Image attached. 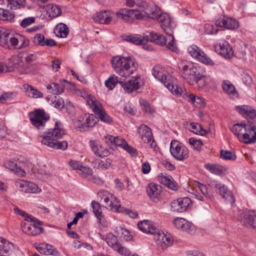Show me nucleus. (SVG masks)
<instances>
[{
	"label": "nucleus",
	"instance_id": "nucleus-36",
	"mask_svg": "<svg viewBox=\"0 0 256 256\" xmlns=\"http://www.w3.org/2000/svg\"><path fill=\"white\" fill-rule=\"evenodd\" d=\"M100 238L105 240L108 244L114 250L117 248L118 244H120L118 242L117 238L112 233L108 234L106 236L100 234Z\"/></svg>",
	"mask_w": 256,
	"mask_h": 256
},
{
	"label": "nucleus",
	"instance_id": "nucleus-15",
	"mask_svg": "<svg viewBox=\"0 0 256 256\" xmlns=\"http://www.w3.org/2000/svg\"><path fill=\"white\" fill-rule=\"evenodd\" d=\"M240 140L245 144L254 143L256 142V127L248 124Z\"/></svg>",
	"mask_w": 256,
	"mask_h": 256
},
{
	"label": "nucleus",
	"instance_id": "nucleus-30",
	"mask_svg": "<svg viewBox=\"0 0 256 256\" xmlns=\"http://www.w3.org/2000/svg\"><path fill=\"white\" fill-rule=\"evenodd\" d=\"M68 82L65 80H60V84L52 82L46 85V88L48 91L53 94H60L64 92V86L63 84V82Z\"/></svg>",
	"mask_w": 256,
	"mask_h": 256
},
{
	"label": "nucleus",
	"instance_id": "nucleus-63",
	"mask_svg": "<svg viewBox=\"0 0 256 256\" xmlns=\"http://www.w3.org/2000/svg\"><path fill=\"white\" fill-rule=\"evenodd\" d=\"M35 22L34 17H28L24 18L20 22V25L23 28H26Z\"/></svg>",
	"mask_w": 256,
	"mask_h": 256
},
{
	"label": "nucleus",
	"instance_id": "nucleus-54",
	"mask_svg": "<svg viewBox=\"0 0 256 256\" xmlns=\"http://www.w3.org/2000/svg\"><path fill=\"white\" fill-rule=\"evenodd\" d=\"M14 210L16 214L25 217L24 222L30 220V222H36L38 221V223H40V222L36 218L32 216L31 215L27 214L25 212L20 210L18 207L14 208Z\"/></svg>",
	"mask_w": 256,
	"mask_h": 256
},
{
	"label": "nucleus",
	"instance_id": "nucleus-13",
	"mask_svg": "<svg viewBox=\"0 0 256 256\" xmlns=\"http://www.w3.org/2000/svg\"><path fill=\"white\" fill-rule=\"evenodd\" d=\"M191 204L192 201L188 198H179L171 202L170 209L172 212H182L186 210Z\"/></svg>",
	"mask_w": 256,
	"mask_h": 256
},
{
	"label": "nucleus",
	"instance_id": "nucleus-60",
	"mask_svg": "<svg viewBox=\"0 0 256 256\" xmlns=\"http://www.w3.org/2000/svg\"><path fill=\"white\" fill-rule=\"evenodd\" d=\"M218 26L216 24L215 26L210 24H206L204 27V32L208 34H216L218 30Z\"/></svg>",
	"mask_w": 256,
	"mask_h": 256
},
{
	"label": "nucleus",
	"instance_id": "nucleus-24",
	"mask_svg": "<svg viewBox=\"0 0 256 256\" xmlns=\"http://www.w3.org/2000/svg\"><path fill=\"white\" fill-rule=\"evenodd\" d=\"M12 34L4 28L0 27V46L10 50Z\"/></svg>",
	"mask_w": 256,
	"mask_h": 256
},
{
	"label": "nucleus",
	"instance_id": "nucleus-14",
	"mask_svg": "<svg viewBox=\"0 0 256 256\" xmlns=\"http://www.w3.org/2000/svg\"><path fill=\"white\" fill-rule=\"evenodd\" d=\"M114 12L109 10H102L97 12L92 16L94 21L102 24H115L116 20L112 18Z\"/></svg>",
	"mask_w": 256,
	"mask_h": 256
},
{
	"label": "nucleus",
	"instance_id": "nucleus-32",
	"mask_svg": "<svg viewBox=\"0 0 256 256\" xmlns=\"http://www.w3.org/2000/svg\"><path fill=\"white\" fill-rule=\"evenodd\" d=\"M236 110L247 118L256 119V110L248 106H238Z\"/></svg>",
	"mask_w": 256,
	"mask_h": 256
},
{
	"label": "nucleus",
	"instance_id": "nucleus-12",
	"mask_svg": "<svg viewBox=\"0 0 256 256\" xmlns=\"http://www.w3.org/2000/svg\"><path fill=\"white\" fill-rule=\"evenodd\" d=\"M120 84L126 93L131 94L138 90L143 84L142 80L139 76L132 78L126 82H120Z\"/></svg>",
	"mask_w": 256,
	"mask_h": 256
},
{
	"label": "nucleus",
	"instance_id": "nucleus-47",
	"mask_svg": "<svg viewBox=\"0 0 256 256\" xmlns=\"http://www.w3.org/2000/svg\"><path fill=\"white\" fill-rule=\"evenodd\" d=\"M132 11L124 8H120L118 11L114 13L118 18L122 19L126 21L130 18V14H132Z\"/></svg>",
	"mask_w": 256,
	"mask_h": 256
},
{
	"label": "nucleus",
	"instance_id": "nucleus-42",
	"mask_svg": "<svg viewBox=\"0 0 256 256\" xmlns=\"http://www.w3.org/2000/svg\"><path fill=\"white\" fill-rule=\"evenodd\" d=\"M45 8L46 12L50 17L55 18L61 14V8L57 5L48 4Z\"/></svg>",
	"mask_w": 256,
	"mask_h": 256
},
{
	"label": "nucleus",
	"instance_id": "nucleus-37",
	"mask_svg": "<svg viewBox=\"0 0 256 256\" xmlns=\"http://www.w3.org/2000/svg\"><path fill=\"white\" fill-rule=\"evenodd\" d=\"M144 8L146 9L144 14L146 15V18L158 20L160 16L162 14V13L160 12L159 8L156 6L149 8L147 4V6Z\"/></svg>",
	"mask_w": 256,
	"mask_h": 256
},
{
	"label": "nucleus",
	"instance_id": "nucleus-64",
	"mask_svg": "<svg viewBox=\"0 0 256 256\" xmlns=\"http://www.w3.org/2000/svg\"><path fill=\"white\" fill-rule=\"evenodd\" d=\"M215 86V82L211 77L206 76L205 78V88L204 90H208L210 88H212Z\"/></svg>",
	"mask_w": 256,
	"mask_h": 256
},
{
	"label": "nucleus",
	"instance_id": "nucleus-45",
	"mask_svg": "<svg viewBox=\"0 0 256 256\" xmlns=\"http://www.w3.org/2000/svg\"><path fill=\"white\" fill-rule=\"evenodd\" d=\"M81 96L86 100L88 104L92 110L94 108H96V106L100 102L94 96L88 94L86 91H83L81 92Z\"/></svg>",
	"mask_w": 256,
	"mask_h": 256
},
{
	"label": "nucleus",
	"instance_id": "nucleus-6",
	"mask_svg": "<svg viewBox=\"0 0 256 256\" xmlns=\"http://www.w3.org/2000/svg\"><path fill=\"white\" fill-rule=\"evenodd\" d=\"M32 124L38 130H43L46 126V124L50 119V116L43 110H35L28 114Z\"/></svg>",
	"mask_w": 256,
	"mask_h": 256
},
{
	"label": "nucleus",
	"instance_id": "nucleus-18",
	"mask_svg": "<svg viewBox=\"0 0 256 256\" xmlns=\"http://www.w3.org/2000/svg\"><path fill=\"white\" fill-rule=\"evenodd\" d=\"M215 48L219 54L225 58H231L234 54L232 46L226 41L220 42L219 44L216 45Z\"/></svg>",
	"mask_w": 256,
	"mask_h": 256
},
{
	"label": "nucleus",
	"instance_id": "nucleus-35",
	"mask_svg": "<svg viewBox=\"0 0 256 256\" xmlns=\"http://www.w3.org/2000/svg\"><path fill=\"white\" fill-rule=\"evenodd\" d=\"M196 185L198 190L200 191L204 196L198 194V192H196L193 194L196 198L201 201H204V198H210L211 196V194L208 192V188L206 185L199 182H197Z\"/></svg>",
	"mask_w": 256,
	"mask_h": 256
},
{
	"label": "nucleus",
	"instance_id": "nucleus-11",
	"mask_svg": "<svg viewBox=\"0 0 256 256\" xmlns=\"http://www.w3.org/2000/svg\"><path fill=\"white\" fill-rule=\"evenodd\" d=\"M238 220L242 225L256 230V212L240 210Z\"/></svg>",
	"mask_w": 256,
	"mask_h": 256
},
{
	"label": "nucleus",
	"instance_id": "nucleus-43",
	"mask_svg": "<svg viewBox=\"0 0 256 256\" xmlns=\"http://www.w3.org/2000/svg\"><path fill=\"white\" fill-rule=\"evenodd\" d=\"M140 136L144 141L150 140V137H152V133L150 128L146 125H141L138 130Z\"/></svg>",
	"mask_w": 256,
	"mask_h": 256
},
{
	"label": "nucleus",
	"instance_id": "nucleus-33",
	"mask_svg": "<svg viewBox=\"0 0 256 256\" xmlns=\"http://www.w3.org/2000/svg\"><path fill=\"white\" fill-rule=\"evenodd\" d=\"M23 89L27 92L28 96L32 98H38L44 97V94L42 92L28 84H24Z\"/></svg>",
	"mask_w": 256,
	"mask_h": 256
},
{
	"label": "nucleus",
	"instance_id": "nucleus-52",
	"mask_svg": "<svg viewBox=\"0 0 256 256\" xmlns=\"http://www.w3.org/2000/svg\"><path fill=\"white\" fill-rule=\"evenodd\" d=\"M190 130L196 134L204 136L206 134V131L203 129L202 126L194 122H191L190 124Z\"/></svg>",
	"mask_w": 256,
	"mask_h": 256
},
{
	"label": "nucleus",
	"instance_id": "nucleus-10",
	"mask_svg": "<svg viewBox=\"0 0 256 256\" xmlns=\"http://www.w3.org/2000/svg\"><path fill=\"white\" fill-rule=\"evenodd\" d=\"M188 52L192 57L201 62L210 66L214 65V62L196 46L192 45L190 46L188 48Z\"/></svg>",
	"mask_w": 256,
	"mask_h": 256
},
{
	"label": "nucleus",
	"instance_id": "nucleus-1",
	"mask_svg": "<svg viewBox=\"0 0 256 256\" xmlns=\"http://www.w3.org/2000/svg\"><path fill=\"white\" fill-rule=\"evenodd\" d=\"M65 134L62 124L56 122L54 128H49L42 134L40 135L41 138L40 142L42 144L56 150H65L68 148V142L66 141L60 142L58 140Z\"/></svg>",
	"mask_w": 256,
	"mask_h": 256
},
{
	"label": "nucleus",
	"instance_id": "nucleus-3",
	"mask_svg": "<svg viewBox=\"0 0 256 256\" xmlns=\"http://www.w3.org/2000/svg\"><path fill=\"white\" fill-rule=\"evenodd\" d=\"M158 20L162 24L161 27L167 34L166 38L160 35L166 40L165 45L170 50L177 52L178 49L172 34V30L176 26L174 22L172 20L170 15L166 13H162L160 15Z\"/></svg>",
	"mask_w": 256,
	"mask_h": 256
},
{
	"label": "nucleus",
	"instance_id": "nucleus-28",
	"mask_svg": "<svg viewBox=\"0 0 256 256\" xmlns=\"http://www.w3.org/2000/svg\"><path fill=\"white\" fill-rule=\"evenodd\" d=\"M92 110L95 114L98 116L102 121L108 124L112 122V118L104 110L100 102L96 106V108H94Z\"/></svg>",
	"mask_w": 256,
	"mask_h": 256
},
{
	"label": "nucleus",
	"instance_id": "nucleus-53",
	"mask_svg": "<svg viewBox=\"0 0 256 256\" xmlns=\"http://www.w3.org/2000/svg\"><path fill=\"white\" fill-rule=\"evenodd\" d=\"M189 100L198 108H202L205 104L204 100L200 97L196 96L192 94H190L188 96Z\"/></svg>",
	"mask_w": 256,
	"mask_h": 256
},
{
	"label": "nucleus",
	"instance_id": "nucleus-20",
	"mask_svg": "<svg viewBox=\"0 0 256 256\" xmlns=\"http://www.w3.org/2000/svg\"><path fill=\"white\" fill-rule=\"evenodd\" d=\"M214 187L218 190L222 198L226 199L232 204L234 202L233 193L224 184L220 182H216L214 185Z\"/></svg>",
	"mask_w": 256,
	"mask_h": 256
},
{
	"label": "nucleus",
	"instance_id": "nucleus-55",
	"mask_svg": "<svg viewBox=\"0 0 256 256\" xmlns=\"http://www.w3.org/2000/svg\"><path fill=\"white\" fill-rule=\"evenodd\" d=\"M125 4L126 6L129 7H133L135 5L143 8H145L147 6V3L145 1L141 0H126Z\"/></svg>",
	"mask_w": 256,
	"mask_h": 256
},
{
	"label": "nucleus",
	"instance_id": "nucleus-23",
	"mask_svg": "<svg viewBox=\"0 0 256 256\" xmlns=\"http://www.w3.org/2000/svg\"><path fill=\"white\" fill-rule=\"evenodd\" d=\"M147 194L154 202H158L160 198L161 188L154 183L149 184L146 188Z\"/></svg>",
	"mask_w": 256,
	"mask_h": 256
},
{
	"label": "nucleus",
	"instance_id": "nucleus-39",
	"mask_svg": "<svg viewBox=\"0 0 256 256\" xmlns=\"http://www.w3.org/2000/svg\"><path fill=\"white\" fill-rule=\"evenodd\" d=\"M248 124L244 123H237L233 124L230 128L231 131L237 136L240 140L242 133L246 130Z\"/></svg>",
	"mask_w": 256,
	"mask_h": 256
},
{
	"label": "nucleus",
	"instance_id": "nucleus-44",
	"mask_svg": "<svg viewBox=\"0 0 256 256\" xmlns=\"http://www.w3.org/2000/svg\"><path fill=\"white\" fill-rule=\"evenodd\" d=\"M112 160L110 158H106L103 160H95L92 162V166L99 170H106L110 166Z\"/></svg>",
	"mask_w": 256,
	"mask_h": 256
},
{
	"label": "nucleus",
	"instance_id": "nucleus-48",
	"mask_svg": "<svg viewBox=\"0 0 256 256\" xmlns=\"http://www.w3.org/2000/svg\"><path fill=\"white\" fill-rule=\"evenodd\" d=\"M120 80V78L118 76L112 75L106 80L104 82L105 86L108 88V90H112L116 86L117 84H120L121 81Z\"/></svg>",
	"mask_w": 256,
	"mask_h": 256
},
{
	"label": "nucleus",
	"instance_id": "nucleus-51",
	"mask_svg": "<svg viewBox=\"0 0 256 256\" xmlns=\"http://www.w3.org/2000/svg\"><path fill=\"white\" fill-rule=\"evenodd\" d=\"M56 30L61 38H66L69 33L68 28L63 23L58 24L56 26Z\"/></svg>",
	"mask_w": 256,
	"mask_h": 256
},
{
	"label": "nucleus",
	"instance_id": "nucleus-22",
	"mask_svg": "<svg viewBox=\"0 0 256 256\" xmlns=\"http://www.w3.org/2000/svg\"><path fill=\"white\" fill-rule=\"evenodd\" d=\"M90 146L94 154L98 157H105L109 154L108 150L105 148L98 140H90Z\"/></svg>",
	"mask_w": 256,
	"mask_h": 256
},
{
	"label": "nucleus",
	"instance_id": "nucleus-5",
	"mask_svg": "<svg viewBox=\"0 0 256 256\" xmlns=\"http://www.w3.org/2000/svg\"><path fill=\"white\" fill-rule=\"evenodd\" d=\"M124 40L136 45H143L148 42H154L158 44L164 46L166 44L164 38L158 34L150 32L148 35L142 36L140 35H128L123 37Z\"/></svg>",
	"mask_w": 256,
	"mask_h": 256
},
{
	"label": "nucleus",
	"instance_id": "nucleus-46",
	"mask_svg": "<svg viewBox=\"0 0 256 256\" xmlns=\"http://www.w3.org/2000/svg\"><path fill=\"white\" fill-rule=\"evenodd\" d=\"M91 206L93 212L98 220V222L99 224L100 223L104 216L102 214L100 204L98 202H96V201H92L91 203Z\"/></svg>",
	"mask_w": 256,
	"mask_h": 256
},
{
	"label": "nucleus",
	"instance_id": "nucleus-27",
	"mask_svg": "<svg viewBox=\"0 0 256 256\" xmlns=\"http://www.w3.org/2000/svg\"><path fill=\"white\" fill-rule=\"evenodd\" d=\"M114 146H120L128 152L132 156H134L137 155L136 150L132 146L128 145L127 142L120 137L116 136L114 143Z\"/></svg>",
	"mask_w": 256,
	"mask_h": 256
},
{
	"label": "nucleus",
	"instance_id": "nucleus-57",
	"mask_svg": "<svg viewBox=\"0 0 256 256\" xmlns=\"http://www.w3.org/2000/svg\"><path fill=\"white\" fill-rule=\"evenodd\" d=\"M188 142L194 150L198 151L201 149L202 145V142L200 140H197L194 138H190Z\"/></svg>",
	"mask_w": 256,
	"mask_h": 256
},
{
	"label": "nucleus",
	"instance_id": "nucleus-56",
	"mask_svg": "<svg viewBox=\"0 0 256 256\" xmlns=\"http://www.w3.org/2000/svg\"><path fill=\"white\" fill-rule=\"evenodd\" d=\"M140 102L142 110L150 114L154 112V109L147 101L142 99L140 100Z\"/></svg>",
	"mask_w": 256,
	"mask_h": 256
},
{
	"label": "nucleus",
	"instance_id": "nucleus-38",
	"mask_svg": "<svg viewBox=\"0 0 256 256\" xmlns=\"http://www.w3.org/2000/svg\"><path fill=\"white\" fill-rule=\"evenodd\" d=\"M204 168L212 174L216 175H220L226 171L225 167L216 164H206Z\"/></svg>",
	"mask_w": 256,
	"mask_h": 256
},
{
	"label": "nucleus",
	"instance_id": "nucleus-49",
	"mask_svg": "<svg viewBox=\"0 0 256 256\" xmlns=\"http://www.w3.org/2000/svg\"><path fill=\"white\" fill-rule=\"evenodd\" d=\"M8 6L12 10H16L24 7L26 0H6Z\"/></svg>",
	"mask_w": 256,
	"mask_h": 256
},
{
	"label": "nucleus",
	"instance_id": "nucleus-58",
	"mask_svg": "<svg viewBox=\"0 0 256 256\" xmlns=\"http://www.w3.org/2000/svg\"><path fill=\"white\" fill-rule=\"evenodd\" d=\"M116 232L120 234V238H123L126 241L130 240L132 238L130 232L126 228H117Z\"/></svg>",
	"mask_w": 256,
	"mask_h": 256
},
{
	"label": "nucleus",
	"instance_id": "nucleus-31",
	"mask_svg": "<svg viewBox=\"0 0 256 256\" xmlns=\"http://www.w3.org/2000/svg\"><path fill=\"white\" fill-rule=\"evenodd\" d=\"M154 238L158 241L159 244H163L166 247L170 246L172 244L170 236L166 234L159 228L158 232H156L154 234Z\"/></svg>",
	"mask_w": 256,
	"mask_h": 256
},
{
	"label": "nucleus",
	"instance_id": "nucleus-26",
	"mask_svg": "<svg viewBox=\"0 0 256 256\" xmlns=\"http://www.w3.org/2000/svg\"><path fill=\"white\" fill-rule=\"evenodd\" d=\"M33 42L40 46L53 47L56 46V42L53 39L45 38L44 35L36 34L34 37Z\"/></svg>",
	"mask_w": 256,
	"mask_h": 256
},
{
	"label": "nucleus",
	"instance_id": "nucleus-7",
	"mask_svg": "<svg viewBox=\"0 0 256 256\" xmlns=\"http://www.w3.org/2000/svg\"><path fill=\"white\" fill-rule=\"evenodd\" d=\"M170 150L172 156L179 161H184L189 156L188 148L182 143L176 140L171 141Z\"/></svg>",
	"mask_w": 256,
	"mask_h": 256
},
{
	"label": "nucleus",
	"instance_id": "nucleus-34",
	"mask_svg": "<svg viewBox=\"0 0 256 256\" xmlns=\"http://www.w3.org/2000/svg\"><path fill=\"white\" fill-rule=\"evenodd\" d=\"M14 250V244L6 239L0 237V255L8 254Z\"/></svg>",
	"mask_w": 256,
	"mask_h": 256
},
{
	"label": "nucleus",
	"instance_id": "nucleus-41",
	"mask_svg": "<svg viewBox=\"0 0 256 256\" xmlns=\"http://www.w3.org/2000/svg\"><path fill=\"white\" fill-rule=\"evenodd\" d=\"M160 182L170 189L176 190L178 188V184L170 176H162L159 178Z\"/></svg>",
	"mask_w": 256,
	"mask_h": 256
},
{
	"label": "nucleus",
	"instance_id": "nucleus-17",
	"mask_svg": "<svg viewBox=\"0 0 256 256\" xmlns=\"http://www.w3.org/2000/svg\"><path fill=\"white\" fill-rule=\"evenodd\" d=\"M30 220L24 222L22 224V228L24 232L32 236H36L42 233L43 228L36 224H32Z\"/></svg>",
	"mask_w": 256,
	"mask_h": 256
},
{
	"label": "nucleus",
	"instance_id": "nucleus-29",
	"mask_svg": "<svg viewBox=\"0 0 256 256\" xmlns=\"http://www.w3.org/2000/svg\"><path fill=\"white\" fill-rule=\"evenodd\" d=\"M21 190L27 193H38L41 191L36 184L22 180L18 182Z\"/></svg>",
	"mask_w": 256,
	"mask_h": 256
},
{
	"label": "nucleus",
	"instance_id": "nucleus-50",
	"mask_svg": "<svg viewBox=\"0 0 256 256\" xmlns=\"http://www.w3.org/2000/svg\"><path fill=\"white\" fill-rule=\"evenodd\" d=\"M79 171V174L82 177L86 178L88 180H92L91 177L92 176L93 172L92 170L90 168L82 166Z\"/></svg>",
	"mask_w": 256,
	"mask_h": 256
},
{
	"label": "nucleus",
	"instance_id": "nucleus-61",
	"mask_svg": "<svg viewBox=\"0 0 256 256\" xmlns=\"http://www.w3.org/2000/svg\"><path fill=\"white\" fill-rule=\"evenodd\" d=\"M206 76L199 73L196 78L195 84H196L198 88L204 90L205 88V78Z\"/></svg>",
	"mask_w": 256,
	"mask_h": 256
},
{
	"label": "nucleus",
	"instance_id": "nucleus-4",
	"mask_svg": "<svg viewBox=\"0 0 256 256\" xmlns=\"http://www.w3.org/2000/svg\"><path fill=\"white\" fill-rule=\"evenodd\" d=\"M111 62L116 72L123 77L129 76L136 68L135 62L130 56H116Z\"/></svg>",
	"mask_w": 256,
	"mask_h": 256
},
{
	"label": "nucleus",
	"instance_id": "nucleus-21",
	"mask_svg": "<svg viewBox=\"0 0 256 256\" xmlns=\"http://www.w3.org/2000/svg\"><path fill=\"white\" fill-rule=\"evenodd\" d=\"M36 248L40 254L46 256H60L59 252L54 246L46 243L39 244L36 246Z\"/></svg>",
	"mask_w": 256,
	"mask_h": 256
},
{
	"label": "nucleus",
	"instance_id": "nucleus-59",
	"mask_svg": "<svg viewBox=\"0 0 256 256\" xmlns=\"http://www.w3.org/2000/svg\"><path fill=\"white\" fill-rule=\"evenodd\" d=\"M220 158L225 160H234L236 158V156L230 151L222 150L220 152Z\"/></svg>",
	"mask_w": 256,
	"mask_h": 256
},
{
	"label": "nucleus",
	"instance_id": "nucleus-9",
	"mask_svg": "<svg viewBox=\"0 0 256 256\" xmlns=\"http://www.w3.org/2000/svg\"><path fill=\"white\" fill-rule=\"evenodd\" d=\"M179 69L180 75L190 84H195L196 78L200 73L196 67L190 64L184 65L182 68L180 67Z\"/></svg>",
	"mask_w": 256,
	"mask_h": 256
},
{
	"label": "nucleus",
	"instance_id": "nucleus-62",
	"mask_svg": "<svg viewBox=\"0 0 256 256\" xmlns=\"http://www.w3.org/2000/svg\"><path fill=\"white\" fill-rule=\"evenodd\" d=\"M98 118L94 114L89 115L86 119V124L88 127H92L98 122Z\"/></svg>",
	"mask_w": 256,
	"mask_h": 256
},
{
	"label": "nucleus",
	"instance_id": "nucleus-2",
	"mask_svg": "<svg viewBox=\"0 0 256 256\" xmlns=\"http://www.w3.org/2000/svg\"><path fill=\"white\" fill-rule=\"evenodd\" d=\"M153 76L161 82L166 88L174 95L181 96L183 89L176 84V80L170 74L166 68L160 65L155 66L152 70Z\"/></svg>",
	"mask_w": 256,
	"mask_h": 256
},
{
	"label": "nucleus",
	"instance_id": "nucleus-8",
	"mask_svg": "<svg viewBox=\"0 0 256 256\" xmlns=\"http://www.w3.org/2000/svg\"><path fill=\"white\" fill-rule=\"evenodd\" d=\"M100 194L102 196V200H103L104 202V206L106 208L115 212H123L120 202L112 194L106 190H103L100 192Z\"/></svg>",
	"mask_w": 256,
	"mask_h": 256
},
{
	"label": "nucleus",
	"instance_id": "nucleus-19",
	"mask_svg": "<svg viewBox=\"0 0 256 256\" xmlns=\"http://www.w3.org/2000/svg\"><path fill=\"white\" fill-rule=\"evenodd\" d=\"M140 230L144 232L150 234L154 236L156 232H158V228L156 224L152 221L144 220L138 224Z\"/></svg>",
	"mask_w": 256,
	"mask_h": 256
},
{
	"label": "nucleus",
	"instance_id": "nucleus-16",
	"mask_svg": "<svg viewBox=\"0 0 256 256\" xmlns=\"http://www.w3.org/2000/svg\"><path fill=\"white\" fill-rule=\"evenodd\" d=\"M29 44L30 40L28 39L22 35L18 34L16 36L12 35L11 44H10V50H21L25 48L28 46Z\"/></svg>",
	"mask_w": 256,
	"mask_h": 256
},
{
	"label": "nucleus",
	"instance_id": "nucleus-25",
	"mask_svg": "<svg viewBox=\"0 0 256 256\" xmlns=\"http://www.w3.org/2000/svg\"><path fill=\"white\" fill-rule=\"evenodd\" d=\"M216 24L230 30H234L238 27V23L236 20L228 17L220 18L216 22Z\"/></svg>",
	"mask_w": 256,
	"mask_h": 256
},
{
	"label": "nucleus",
	"instance_id": "nucleus-40",
	"mask_svg": "<svg viewBox=\"0 0 256 256\" xmlns=\"http://www.w3.org/2000/svg\"><path fill=\"white\" fill-rule=\"evenodd\" d=\"M222 87L224 91L230 96L234 98L237 96L238 93L234 86L228 80H224L222 82Z\"/></svg>",
	"mask_w": 256,
	"mask_h": 256
}]
</instances>
